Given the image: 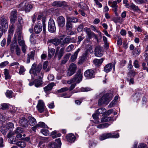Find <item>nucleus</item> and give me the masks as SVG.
<instances>
[{"mask_svg":"<svg viewBox=\"0 0 148 148\" xmlns=\"http://www.w3.org/2000/svg\"><path fill=\"white\" fill-rule=\"evenodd\" d=\"M66 29L67 30H69L72 28V25L71 23L70 22L69 20L67 19V21L66 24Z\"/></svg>","mask_w":148,"mask_h":148,"instance_id":"35","label":"nucleus"},{"mask_svg":"<svg viewBox=\"0 0 148 148\" xmlns=\"http://www.w3.org/2000/svg\"><path fill=\"white\" fill-rule=\"evenodd\" d=\"M84 32H85L87 35L88 34H89L92 32L91 31L90 28H88L87 27H86L84 28Z\"/></svg>","mask_w":148,"mask_h":148,"instance_id":"61","label":"nucleus"},{"mask_svg":"<svg viewBox=\"0 0 148 148\" xmlns=\"http://www.w3.org/2000/svg\"><path fill=\"white\" fill-rule=\"evenodd\" d=\"M114 134L113 133L112 134L111 133H108L103 134L100 136L99 139L101 140H102L109 138H118L119 137V136L118 133L116 134Z\"/></svg>","mask_w":148,"mask_h":148,"instance_id":"3","label":"nucleus"},{"mask_svg":"<svg viewBox=\"0 0 148 148\" xmlns=\"http://www.w3.org/2000/svg\"><path fill=\"white\" fill-rule=\"evenodd\" d=\"M94 73L93 71L91 69H88L84 72V75L85 77L90 79L94 77Z\"/></svg>","mask_w":148,"mask_h":148,"instance_id":"14","label":"nucleus"},{"mask_svg":"<svg viewBox=\"0 0 148 148\" xmlns=\"http://www.w3.org/2000/svg\"><path fill=\"white\" fill-rule=\"evenodd\" d=\"M19 123L20 125L24 127H26L28 125V123L27 119L23 117L21 119Z\"/></svg>","mask_w":148,"mask_h":148,"instance_id":"16","label":"nucleus"},{"mask_svg":"<svg viewBox=\"0 0 148 148\" xmlns=\"http://www.w3.org/2000/svg\"><path fill=\"white\" fill-rule=\"evenodd\" d=\"M14 127V125L13 123L11 122H9L7 124V128L8 129L12 128Z\"/></svg>","mask_w":148,"mask_h":148,"instance_id":"55","label":"nucleus"},{"mask_svg":"<svg viewBox=\"0 0 148 148\" xmlns=\"http://www.w3.org/2000/svg\"><path fill=\"white\" fill-rule=\"evenodd\" d=\"M11 51L12 52H13L14 49L15 50V52L17 55L20 56L21 53V50L19 47L16 44L14 43L12 44L11 47Z\"/></svg>","mask_w":148,"mask_h":148,"instance_id":"5","label":"nucleus"},{"mask_svg":"<svg viewBox=\"0 0 148 148\" xmlns=\"http://www.w3.org/2000/svg\"><path fill=\"white\" fill-rule=\"evenodd\" d=\"M1 108L3 110H5L8 108V105L6 103H2L1 105Z\"/></svg>","mask_w":148,"mask_h":148,"instance_id":"52","label":"nucleus"},{"mask_svg":"<svg viewBox=\"0 0 148 148\" xmlns=\"http://www.w3.org/2000/svg\"><path fill=\"white\" fill-rule=\"evenodd\" d=\"M136 75V73L133 70L130 71L128 73V76L132 77H134Z\"/></svg>","mask_w":148,"mask_h":148,"instance_id":"57","label":"nucleus"},{"mask_svg":"<svg viewBox=\"0 0 148 148\" xmlns=\"http://www.w3.org/2000/svg\"><path fill=\"white\" fill-rule=\"evenodd\" d=\"M131 9L133 11L138 12L140 10L138 6H136L133 3L131 4Z\"/></svg>","mask_w":148,"mask_h":148,"instance_id":"36","label":"nucleus"},{"mask_svg":"<svg viewBox=\"0 0 148 148\" xmlns=\"http://www.w3.org/2000/svg\"><path fill=\"white\" fill-rule=\"evenodd\" d=\"M36 126L38 127H44L45 128H48V127L47 125L45 124V123L42 122H39L37 125Z\"/></svg>","mask_w":148,"mask_h":148,"instance_id":"38","label":"nucleus"},{"mask_svg":"<svg viewBox=\"0 0 148 148\" xmlns=\"http://www.w3.org/2000/svg\"><path fill=\"white\" fill-rule=\"evenodd\" d=\"M23 131V129L21 127H17L15 131V134L22 133Z\"/></svg>","mask_w":148,"mask_h":148,"instance_id":"42","label":"nucleus"},{"mask_svg":"<svg viewBox=\"0 0 148 148\" xmlns=\"http://www.w3.org/2000/svg\"><path fill=\"white\" fill-rule=\"evenodd\" d=\"M16 145L19 147L23 148L26 146L25 143L22 141H20L16 143Z\"/></svg>","mask_w":148,"mask_h":148,"instance_id":"31","label":"nucleus"},{"mask_svg":"<svg viewBox=\"0 0 148 148\" xmlns=\"http://www.w3.org/2000/svg\"><path fill=\"white\" fill-rule=\"evenodd\" d=\"M55 52V50L54 49H49L48 52V58L50 59L54 55Z\"/></svg>","mask_w":148,"mask_h":148,"instance_id":"28","label":"nucleus"},{"mask_svg":"<svg viewBox=\"0 0 148 148\" xmlns=\"http://www.w3.org/2000/svg\"><path fill=\"white\" fill-rule=\"evenodd\" d=\"M112 95L111 93H107L104 95L99 100L98 103L99 105L108 103L112 99Z\"/></svg>","mask_w":148,"mask_h":148,"instance_id":"2","label":"nucleus"},{"mask_svg":"<svg viewBox=\"0 0 148 148\" xmlns=\"http://www.w3.org/2000/svg\"><path fill=\"white\" fill-rule=\"evenodd\" d=\"M80 50V49H78L77 51L75 52L73 55L71 57V60L73 62L75 61L77 58V55Z\"/></svg>","mask_w":148,"mask_h":148,"instance_id":"22","label":"nucleus"},{"mask_svg":"<svg viewBox=\"0 0 148 148\" xmlns=\"http://www.w3.org/2000/svg\"><path fill=\"white\" fill-rule=\"evenodd\" d=\"M48 29L51 32H53L56 30L54 22L52 19H50L49 21Z\"/></svg>","mask_w":148,"mask_h":148,"instance_id":"7","label":"nucleus"},{"mask_svg":"<svg viewBox=\"0 0 148 148\" xmlns=\"http://www.w3.org/2000/svg\"><path fill=\"white\" fill-rule=\"evenodd\" d=\"M138 148H147V147L146 144L141 143L139 145Z\"/></svg>","mask_w":148,"mask_h":148,"instance_id":"59","label":"nucleus"},{"mask_svg":"<svg viewBox=\"0 0 148 148\" xmlns=\"http://www.w3.org/2000/svg\"><path fill=\"white\" fill-rule=\"evenodd\" d=\"M103 60V58L100 59H95L93 60L94 64L97 66L100 65L102 63Z\"/></svg>","mask_w":148,"mask_h":148,"instance_id":"27","label":"nucleus"},{"mask_svg":"<svg viewBox=\"0 0 148 148\" xmlns=\"http://www.w3.org/2000/svg\"><path fill=\"white\" fill-rule=\"evenodd\" d=\"M14 24H12L9 27V32L10 34H12L13 33L15 27L14 25Z\"/></svg>","mask_w":148,"mask_h":148,"instance_id":"49","label":"nucleus"},{"mask_svg":"<svg viewBox=\"0 0 148 148\" xmlns=\"http://www.w3.org/2000/svg\"><path fill=\"white\" fill-rule=\"evenodd\" d=\"M111 119V118L110 117H106L102 118L101 119V121L102 122H106L109 121Z\"/></svg>","mask_w":148,"mask_h":148,"instance_id":"45","label":"nucleus"},{"mask_svg":"<svg viewBox=\"0 0 148 148\" xmlns=\"http://www.w3.org/2000/svg\"><path fill=\"white\" fill-rule=\"evenodd\" d=\"M17 18V11L16 10H14L10 13V19L11 23L14 24L16 21Z\"/></svg>","mask_w":148,"mask_h":148,"instance_id":"9","label":"nucleus"},{"mask_svg":"<svg viewBox=\"0 0 148 148\" xmlns=\"http://www.w3.org/2000/svg\"><path fill=\"white\" fill-rule=\"evenodd\" d=\"M61 145L60 139L58 138L55 140V142H52L48 145V148H60Z\"/></svg>","mask_w":148,"mask_h":148,"instance_id":"4","label":"nucleus"},{"mask_svg":"<svg viewBox=\"0 0 148 148\" xmlns=\"http://www.w3.org/2000/svg\"><path fill=\"white\" fill-rule=\"evenodd\" d=\"M52 5L53 6H56L57 7H60L62 6L63 3L60 1H55L52 3Z\"/></svg>","mask_w":148,"mask_h":148,"instance_id":"37","label":"nucleus"},{"mask_svg":"<svg viewBox=\"0 0 148 148\" xmlns=\"http://www.w3.org/2000/svg\"><path fill=\"white\" fill-rule=\"evenodd\" d=\"M70 43L69 38V37H67L65 38L62 42L61 43V46L63 47L65 46L66 44H68Z\"/></svg>","mask_w":148,"mask_h":148,"instance_id":"30","label":"nucleus"},{"mask_svg":"<svg viewBox=\"0 0 148 148\" xmlns=\"http://www.w3.org/2000/svg\"><path fill=\"white\" fill-rule=\"evenodd\" d=\"M106 112V110L104 108H101L98 109L96 111L98 114H102Z\"/></svg>","mask_w":148,"mask_h":148,"instance_id":"39","label":"nucleus"},{"mask_svg":"<svg viewBox=\"0 0 148 148\" xmlns=\"http://www.w3.org/2000/svg\"><path fill=\"white\" fill-rule=\"evenodd\" d=\"M74 46L73 45H71L69 46L66 49V51L67 52L71 51L74 48Z\"/></svg>","mask_w":148,"mask_h":148,"instance_id":"50","label":"nucleus"},{"mask_svg":"<svg viewBox=\"0 0 148 148\" xmlns=\"http://www.w3.org/2000/svg\"><path fill=\"white\" fill-rule=\"evenodd\" d=\"M23 18L21 17H19L18 19V28H19V30L21 29L23 25Z\"/></svg>","mask_w":148,"mask_h":148,"instance_id":"26","label":"nucleus"},{"mask_svg":"<svg viewBox=\"0 0 148 148\" xmlns=\"http://www.w3.org/2000/svg\"><path fill=\"white\" fill-rule=\"evenodd\" d=\"M26 2L23 1L18 6V8L20 11L25 10Z\"/></svg>","mask_w":148,"mask_h":148,"instance_id":"24","label":"nucleus"},{"mask_svg":"<svg viewBox=\"0 0 148 148\" xmlns=\"http://www.w3.org/2000/svg\"><path fill=\"white\" fill-rule=\"evenodd\" d=\"M141 94L140 92L136 91L134 95H133L132 96V99L134 101H137L138 100H140L141 97Z\"/></svg>","mask_w":148,"mask_h":148,"instance_id":"18","label":"nucleus"},{"mask_svg":"<svg viewBox=\"0 0 148 148\" xmlns=\"http://www.w3.org/2000/svg\"><path fill=\"white\" fill-rule=\"evenodd\" d=\"M67 140L70 142H73L75 139V136L72 134H68L66 136Z\"/></svg>","mask_w":148,"mask_h":148,"instance_id":"20","label":"nucleus"},{"mask_svg":"<svg viewBox=\"0 0 148 148\" xmlns=\"http://www.w3.org/2000/svg\"><path fill=\"white\" fill-rule=\"evenodd\" d=\"M140 49L136 47L133 51L132 53L133 55L136 57L138 56L140 54Z\"/></svg>","mask_w":148,"mask_h":148,"instance_id":"25","label":"nucleus"},{"mask_svg":"<svg viewBox=\"0 0 148 148\" xmlns=\"http://www.w3.org/2000/svg\"><path fill=\"white\" fill-rule=\"evenodd\" d=\"M34 52L33 51H32L30 54H28V57L30 58L31 59L34 60Z\"/></svg>","mask_w":148,"mask_h":148,"instance_id":"60","label":"nucleus"},{"mask_svg":"<svg viewBox=\"0 0 148 148\" xmlns=\"http://www.w3.org/2000/svg\"><path fill=\"white\" fill-rule=\"evenodd\" d=\"M1 29H3L4 32L7 30L8 27V25L7 20L3 17L1 18Z\"/></svg>","mask_w":148,"mask_h":148,"instance_id":"10","label":"nucleus"},{"mask_svg":"<svg viewBox=\"0 0 148 148\" xmlns=\"http://www.w3.org/2000/svg\"><path fill=\"white\" fill-rule=\"evenodd\" d=\"M28 119L29 124L30 125L34 126L36 123V120L34 117L29 116Z\"/></svg>","mask_w":148,"mask_h":148,"instance_id":"23","label":"nucleus"},{"mask_svg":"<svg viewBox=\"0 0 148 148\" xmlns=\"http://www.w3.org/2000/svg\"><path fill=\"white\" fill-rule=\"evenodd\" d=\"M34 35L32 34L30 37V41L32 44H34L36 43V41L34 38Z\"/></svg>","mask_w":148,"mask_h":148,"instance_id":"48","label":"nucleus"},{"mask_svg":"<svg viewBox=\"0 0 148 148\" xmlns=\"http://www.w3.org/2000/svg\"><path fill=\"white\" fill-rule=\"evenodd\" d=\"M71 54L70 53L66 54L64 56L63 60L62 61V64H64L66 63L67 61L68 60Z\"/></svg>","mask_w":148,"mask_h":148,"instance_id":"32","label":"nucleus"},{"mask_svg":"<svg viewBox=\"0 0 148 148\" xmlns=\"http://www.w3.org/2000/svg\"><path fill=\"white\" fill-rule=\"evenodd\" d=\"M84 32H85L87 35L88 34H89L92 32L91 31L90 28H88L87 27H86L84 28Z\"/></svg>","mask_w":148,"mask_h":148,"instance_id":"62","label":"nucleus"},{"mask_svg":"<svg viewBox=\"0 0 148 148\" xmlns=\"http://www.w3.org/2000/svg\"><path fill=\"white\" fill-rule=\"evenodd\" d=\"M42 26L41 23L39 21L34 27V31L36 34L40 33L42 30Z\"/></svg>","mask_w":148,"mask_h":148,"instance_id":"11","label":"nucleus"},{"mask_svg":"<svg viewBox=\"0 0 148 148\" xmlns=\"http://www.w3.org/2000/svg\"><path fill=\"white\" fill-rule=\"evenodd\" d=\"M90 27L92 30H93L94 31H96L99 34L100 36H101V32L97 30L96 27H95L93 25H92L90 26Z\"/></svg>","mask_w":148,"mask_h":148,"instance_id":"54","label":"nucleus"},{"mask_svg":"<svg viewBox=\"0 0 148 148\" xmlns=\"http://www.w3.org/2000/svg\"><path fill=\"white\" fill-rule=\"evenodd\" d=\"M42 83V81L41 80L36 79L34 80V84L36 87H40Z\"/></svg>","mask_w":148,"mask_h":148,"instance_id":"29","label":"nucleus"},{"mask_svg":"<svg viewBox=\"0 0 148 148\" xmlns=\"http://www.w3.org/2000/svg\"><path fill=\"white\" fill-rule=\"evenodd\" d=\"M13 92L11 90H7L6 93V97L9 98H12L13 97Z\"/></svg>","mask_w":148,"mask_h":148,"instance_id":"40","label":"nucleus"},{"mask_svg":"<svg viewBox=\"0 0 148 148\" xmlns=\"http://www.w3.org/2000/svg\"><path fill=\"white\" fill-rule=\"evenodd\" d=\"M55 84L54 82H51V83L48 84L45 87H44L43 88L45 92H47L51 90L53 87L55 86Z\"/></svg>","mask_w":148,"mask_h":148,"instance_id":"19","label":"nucleus"},{"mask_svg":"<svg viewBox=\"0 0 148 148\" xmlns=\"http://www.w3.org/2000/svg\"><path fill=\"white\" fill-rule=\"evenodd\" d=\"M64 48H62L60 50L59 52L57 54V55L59 60H60L64 54Z\"/></svg>","mask_w":148,"mask_h":148,"instance_id":"34","label":"nucleus"},{"mask_svg":"<svg viewBox=\"0 0 148 148\" xmlns=\"http://www.w3.org/2000/svg\"><path fill=\"white\" fill-rule=\"evenodd\" d=\"M42 67V65L40 64H39L37 66L36 64L34 63L32 65V68L29 71L30 73L33 74L35 76H40V74L42 76V73H40ZM39 79H41V77L40 76H39Z\"/></svg>","mask_w":148,"mask_h":148,"instance_id":"1","label":"nucleus"},{"mask_svg":"<svg viewBox=\"0 0 148 148\" xmlns=\"http://www.w3.org/2000/svg\"><path fill=\"white\" fill-rule=\"evenodd\" d=\"M33 4H29L26 2V6L25 7V11L26 12H29L33 8Z\"/></svg>","mask_w":148,"mask_h":148,"instance_id":"33","label":"nucleus"},{"mask_svg":"<svg viewBox=\"0 0 148 148\" xmlns=\"http://www.w3.org/2000/svg\"><path fill=\"white\" fill-rule=\"evenodd\" d=\"M67 19L68 20H69L70 22L71 23H76L77 21V19L74 17H67Z\"/></svg>","mask_w":148,"mask_h":148,"instance_id":"41","label":"nucleus"},{"mask_svg":"<svg viewBox=\"0 0 148 148\" xmlns=\"http://www.w3.org/2000/svg\"><path fill=\"white\" fill-rule=\"evenodd\" d=\"M38 110L40 113L44 112L45 106L44 102L41 100H39L36 106Z\"/></svg>","mask_w":148,"mask_h":148,"instance_id":"6","label":"nucleus"},{"mask_svg":"<svg viewBox=\"0 0 148 148\" xmlns=\"http://www.w3.org/2000/svg\"><path fill=\"white\" fill-rule=\"evenodd\" d=\"M8 128L4 127H1V131L2 134L5 135L8 131Z\"/></svg>","mask_w":148,"mask_h":148,"instance_id":"46","label":"nucleus"},{"mask_svg":"<svg viewBox=\"0 0 148 148\" xmlns=\"http://www.w3.org/2000/svg\"><path fill=\"white\" fill-rule=\"evenodd\" d=\"M113 67V69H114V65L112 63H109L106 65L104 67V70L106 73H108L110 72Z\"/></svg>","mask_w":148,"mask_h":148,"instance_id":"17","label":"nucleus"},{"mask_svg":"<svg viewBox=\"0 0 148 148\" xmlns=\"http://www.w3.org/2000/svg\"><path fill=\"white\" fill-rule=\"evenodd\" d=\"M25 71V69L24 67L22 66H20V68L19 69V73L20 75L23 74V73Z\"/></svg>","mask_w":148,"mask_h":148,"instance_id":"58","label":"nucleus"},{"mask_svg":"<svg viewBox=\"0 0 148 148\" xmlns=\"http://www.w3.org/2000/svg\"><path fill=\"white\" fill-rule=\"evenodd\" d=\"M20 37V36L19 35L18 36L19 39L18 40V43L19 45L21 47H22L23 46L25 45V43L24 41L23 40H21L19 39Z\"/></svg>","mask_w":148,"mask_h":148,"instance_id":"53","label":"nucleus"},{"mask_svg":"<svg viewBox=\"0 0 148 148\" xmlns=\"http://www.w3.org/2000/svg\"><path fill=\"white\" fill-rule=\"evenodd\" d=\"M41 133L45 136H47L49 134V131L46 129H43L41 130Z\"/></svg>","mask_w":148,"mask_h":148,"instance_id":"51","label":"nucleus"},{"mask_svg":"<svg viewBox=\"0 0 148 148\" xmlns=\"http://www.w3.org/2000/svg\"><path fill=\"white\" fill-rule=\"evenodd\" d=\"M45 18H42V27H43V31L44 33H45L46 32V24L45 23Z\"/></svg>","mask_w":148,"mask_h":148,"instance_id":"47","label":"nucleus"},{"mask_svg":"<svg viewBox=\"0 0 148 148\" xmlns=\"http://www.w3.org/2000/svg\"><path fill=\"white\" fill-rule=\"evenodd\" d=\"M77 68L76 65L73 63L71 64L69 66L67 73V75L71 76L73 75L76 71Z\"/></svg>","mask_w":148,"mask_h":148,"instance_id":"8","label":"nucleus"},{"mask_svg":"<svg viewBox=\"0 0 148 148\" xmlns=\"http://www.w3.org/2000/svg\"><path fill=\"white\" fill-rule=\"evenodd\" d=\"M68 88L66 87L63 88H61L60 89L58 90H57V92L59 93L68 90Z\"/></svg>","mask_w":148,"mask_h":148,"instance_id":"56","label":"nucleus"},{"mask_svg":"<svg viewBox=\"0 0 148 148\" xmlns=\"http://www.w3.org/2000/svg\"><path fill=\"white\" fill-rule=\"evenodd\" d=\"M65 22V19L63 16H61L58 17V23L59 26L61 27L64 26Z\"/></svg>","mask_w":148,"mask_h":148,"instance_id":"15","label":"nucleus"},{"mask_svg":"<svg viewBox=\"0 0 148 148\" xmlns=\"http://www.w3.org/2000/svg\"><path fill=\"white\" fill-rule=\"evenodd\" d=\"M136 2L138 3L141 4L145 2L148 0H134Z\"/></svg>","mask_w":148,"mask_h":148,"instance_id":"64","label":"nucleus"},{"mask_svg":"<svg viewBox=\"0 0 148 148\" xmlns=\"http://www.w3.org/2000/svg\"><path fill=\"white\" fill-rule=\"evenodd\" d=\"M82 75L81 73V71H79L76 74L73 78L74 82L76 83H79L82 80Z\"/></svg>","mask_w":148,"mask_h":148,"instance_id":"12","label":"nucleus"},{"mask_svg":"<svg viewBox=\"0 0 148 148\" xmlns=\"http://www.w3.org/2000/svg\"><path fill=\"white\" fill-rule=\"evenodd\" d=\"M4 73L5 75V78L6 79L10 78V76L9 74V72L8 70L6 69H4Z\"/></svg>","mask_w":148,"mask_h":148,"instance_id":"44","label":"nucleus"},{"mask_svg":"<svg viewBox=\"0 0 148 148\" xmlns=\"http://www.w3.org/2000/svg\"><path fill=\"white\" fill-rule=\"evenodd\" d=\"M90 88H82L80 89V91L81 92L88 91L90 90Z\"/></svg>","mask_w":148,"mask_h":148,"instance_id":"63","label":"nucleus"},{"mask_svg":"<svg viewBox=\"0 0 148 148\" xmlns=\"http://www.w3.org/2000/svg\"><path fill=\"white\" fill-rule=\"evenodd\" d=\"M117 4V2L116 1H113L112 3L111 7L113 8V10L118 9V6Z\"/></svg>","mask_w":148,"mask_h":148,"instance_id":"43","label":"nucleus"},{"mask_svg":"<svg viewBox=\"0 0 148 148\" xmlns=\"http://www.w3.org/2000/svg\"><path fill=\"white\" fill-rule=\"evenodd\" d=\"M62 38L58 39V38H55L51 40V42L55 46H57L59 44L61 45V43L62 42Z\"/></svg>","mask_w":148,"mask_h":148,"instance_id":"21","label":"nucleus"},{"mask_svg":"<svg viewBox=\"0 0 148 148\" xmlns=\"http://www.w3.org/2000/svg\"><path fill=\"white\" fill-rule=\"evenodd\" d=\"M95 52V56L97 57H101L103 55V52L102 51L101 47L99 46L96 47Z\"/></svg>","mask_w":148,"mask_h":148,"instance_id":"13","label":"nucleus"}]
</instances>
